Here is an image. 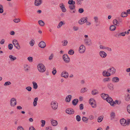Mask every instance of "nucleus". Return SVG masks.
<instances>
[{
	"label": "nucleus",
	"mask_w": 130,
	"mask_h": 130,
	"mask_svg": "<svg viewBox=\"0 0 130 130\" xmlns=\"http://www.w3.org/2000/svg\"><path fill=\"white\" fill-rule=\"evenodd\" d=\"M51 106L52 108L54 110L57 109L58 106V104L55 101H53L51 103Z\"/></svg>",
	"instance_id": "3"
},
{
	"label": "nucleus",
	"mask_w": 130,
	"mask_h": 130,
	"mask_svg": "<svg viewBox=\"0 0 130 130\" xmlns=\"http://www.w3.org/2000/svg\"><path fill=\"white\" fill-rule=\"evenodd\" d=\"M84 42L86 45L89 46L91 45L92 44L91 40L89 38L87 39H85Z\"/></svg>",
	"instance_id": "6"
},
{
	"label": "nucleus",
	"mask_w": 130,
	"mask_h": 130,
	"mask_svg": "<svg viewBox=\"0 0 130 130\" xmlns=\"http://www.w3.org/2000/svg\"><path fill=\"white\" fill-rule=\"evenodd\" d=\"M102 74L103 76L105 77H108L111 75L110 73L108 70L107 71L106 70L103 71L102 72Z\"/></svg>",
	"instance_id": "10"
},
{
	"label": "nucleus",
	"mask_w": 130,
	"mask_h": 130,
	"mask_svg": "<svg viewBox=\"0 0 130 130\" xmlns=\"http://www.w3.org/2000/svg\"><path fill=\"white\" fill-rule=\"evenodd\" d=\"M13 45L11 44H9L8 45V49L9 50H11L13 48Z\"/></svg>",
	"instance_id": "52"
},
{
	"label": "nucleus",
	"mask_w": 130,
	"mask_h": 130,
	"mask_svg": "<svg viewBox=\"0 0 130 130\" xmlns=\"http://www.w3.org/2000/svg\"><path fill=\"white\" fill-rule=\"evenodd\" d=\"M103 117L102 116H101L98 118V121L99 122H101L103 120Z\"/></svg>",
	"instance_id": "41"
},
{
	"label": "nucleus",
	"mask_w": 130,
	"mask_h": 130,
	"mask_svg": "<svg viewBox=\"0 0 130 130\" xmlns=\"http://www.w3.org/2000/svg\"><path fill=\"white\" fill-rule=\"evenodd\" d=\"M84 10L83 8H80L78 9V12L80 13H82L84 12Z\"/></svg>",
	"instance_id": "57"
},
{
	"label": "nucleus",
	"mask_w": 130,
	"mask_h": 130,
	"mask_svg": "<svg viewBox=\"0 0 130 130\" xmlns=\"http://www.w3.org/2000/svg\"><path fill=\"white\" fill-rule=\"evenodd\" d=\"M76 119L77 121H80L81 120L80 116L79 115H77L76 117Z\"/></svg>",
	"instance_id": "45"
},
{
	"label": "nucleus",
	"mask_w": 130,
	"mask_h": 130,
	"mask_svg": "<svg viewBox=\"0 0 130 130\" xmlns=\"http://www.w3.org/2000/svg\"><path fill=\"white\" fill-rule=\"evenodd\" d=\"M63 59L64 61L68 63L70 62L69 57H63Z\"/></svg>",
	"instance_id": "26"
},
{
	"label": "nucleus",
	"mask_w": 130,
	"mask_h": 130,
	"mask_svg": "<svg viewBox=\"0 0 130 130\" xmlns=\"http://www.w3.org/2000/svg\"><path fill=\"white\" fill-rule=\"evenodd\" d=\"M125 99L126 101H129L130 100V95L127 94L125 96Z\"/></svg>",
	"instance_id": "27"
},
{
	"label": "nucleus",
	"mask_w": 130,
	"mask_h": 130,
	"mask_svg": "<svg viewBox=\"0 0 130 130\" xmlns=\"http://www.w3.org/2000/svg\"><path fill=\"white\" fill-rule=\"evenodd\" d=\"M11 84V83L10 82L8 81L5 82L4 84V86H7Z\"/></svg>",
	"instance_id": "50"
},
{
	"label": "nucleus",
	"mask_w": 130,
	"mask_h": 130,
	"mask_svg": "<svg viewBox=\"0 0 130 130\" xmlns=\"http://www.w3.org/2000/svg\"><path fill=\"white\" fill-rule=\"evenodd\" d=\"M108 71L112 74H115L116 72V69L113 67H111L108 69Z\"/></svg>",
	"instance_id": "7"
},
{
	"label": "nucleus",
	"mask_w": 130,
	"mask_h": 130,
	"mask_svg": "<svg viewBox=\"0 0 130 130\" xmlns=\"http://www.w3.org/2000/svg\"><path fill=\"white\" fill-rule=\"evenodd\" d=\"M121 103V101H119L117 100H115L114 102L113 101L112 106H113L114 104H117L118 105H119Z\"/></svg>",
	"instance_id": "33"
},
{
	"label": "nucleus",
	"mask_w": 130,
	"mask_h": 130,
	"mask_svg": "<svg viewBox=\"0 0 130 130\" xmlns=\"http://www.w3.org/2000/svg\"><path fill=\"white\" fill-rule=\"evenodd\" d=\"M68 53L70 55H72L74 54V52L73 50H70L69 51Z\"/></svg>",
	"instance_id": "46"
},
{
	"label": "nucleus",
	"mask_w": 130,
	"mask_h": 130,
	"mask_svg": "<svg viewBox=\"0 0 130 130\" xmlns=\"http://www.w3.org/2000/svg\"><path fill=\"white\" fill-rule=\"evenodd\" d=\"M68 72L66 71H63L61 73V76L62 77H64V78H67L68 76Z\"/></svg>",
	"instance_id": "12"
},
{
	"label": "nucleus",
	"mask_w": 130,
	"mask_h": 130,
	"mask_svg": "<svg viewBox=\"0 0 130 130\" xmlns=\"http://www.w3.org/2000/svg\"><path fill=\"white\" fill-rule=\"evenodd\" d=\"M100 55L101 57H106L107 56L106 53L103 51H100Z\"/></svg>",
	"instance_id": "23"
},
{
	"label": "nucleus",
	"mask_w": 130,
	"mask_h": 130,
	"mask_svg": "<svg viewBox=\"0 0 130 130\" xmlns=\"http://www.w3.org/2000/svg\"><path fill=\"white\" fill-rule=\"evenodd\" d=\"M101 96L103 99L104 100H106L108 97V95L107 94H105L103 93H102L101 94Z\"/></svg>",
	"instance_id": "21"
},
{
	"label": "nucleus",
	"mask_w": 130,
	"mask_h": 130,
	"mask_svg": "<svg viewBox=\"0 0 130 130\" xmlns=\"http://www.w3.org/2000/svg\"><path fill=\"white\" fill-rule=\"evenodd\" d=\"M38 46L39 47L42 48H44L46 46L45 43L43 41H41L39 43Z\"/></svg>",
	"instance_id": "11"
},
{
	"label": "nucleus",
	"mask_w": 130,
	"mask_h": 130,
	"mask_svg": "<svg viewBox=\"0 0 130 130\" xmlns=\"http://www.w3.org/2000/svg\"><path fill=\"white\" fill-rule=\"evenodd\" d=\"M18 130H24L23 127L21 126H19L17 127Z\"/></svg>",
	"instance_id": "60"
},
{
	"label": "nucleus",
	"mask_w": 130,
	"mask_h": 130,
	"mask_svg": "<svg viewBox=\"0 0 130 130\" xmlns=\"http://www.w3.org/2000/svg\"><path fill=\"white\" fill-rule=\"evenodd\" d=\"M63 24H64V23H63L62 21H60L59 23V24L58 25L57 27L58 28H59L61 26L63 25Z\"/></svg>",
	"instance_id": "44"
},
{
	"label": "nucleus",
	"mask_w": 130,
	"mask_h": 130,
	"mask_svg": "<svg viewBox=\"0 0 130 130\" xmlns=\"http://www.w3.org/2000/svg\"><path fill=\"white\" fill-rule=\"evenodd\" d=\"M72 96L71 95H69L67 96L66 98L65 101L67 102H69L71 101Z\"/></svg>",
	"instance_id": "22"
},
{
	"label": "nucleus",
	"mask_w": 130,
	"mask_h": 130,
	"mask_svg": "<svg viewBox=\"0 0 130 130\" xmlns=\"http://www.w3.org/2000/svg\"><path fill=\"white\" fill-rule=\"evenodd\" d=\"M57 72L56 70V68L54 67L53 68V70L52 71V73L53 75H55L56 73Z\"/></svg>",
	"instance_id": "49"
},
{
	"label": "nucleus",
	"mask_w": 130,
	"mask_h": 130,
	"mask_svg": "<svg viewBox=\"0 0 130 130\" xmlns=\"http://www.w3.org/2000/svg\"><path fill=\"white\" fill-rule=\"evenodd\" d=\"M87 88H84L83 89H82L80 91V92L81 93H84L87 91Z\"/></svg>",
	"instance_id": "43"
},
{
	"label": "nucleus",
	"mask_w": 130,
	"mask_h": 130,
	"mask_svg": "<svg viewBox=\"0 0 130 130\" xmlns=\"http://www.w3.org/2000/svg\"><path fill=\"white\" fill-rule=\"evenodd\" d=\"M59 6L60 8L62 9L63 12H65L66 11V9L65 8V6L64 5L63 3H61L59 5Z\"/></svg>",
	"instance_id": "14"
},
{
	"label": "nucleus",
	"mask_w": 130,
	"mask_h": 130,
	"mask_svg": "<svg viewBox=\"0 0 130 130\" xmlns=\"http://www.w3.org/2000/svg\"><path fill=\"white\" fill-rule=\"evenodd\" d=\"M126 34V31L124 32H123L120 33H119V35L120 36H125V35Z\"/></svg>",
	"instance_id": "58"
},
{
	"label": "nucleus",
	"mask_w": 130,
	"mask_h": 130,
	"mask_svg": "<svg viewBox=\"0 0 130 130\" xmlns=\"http://www.w3.org/2000/svg\"><path fill=\"white\" fill-rule=\"evenodd\" d=\"M16 59V57H9L8 60L11 61H13Z\"/></svg>",
	"instance_id": "51"
},
{
	"label": "nucleus",
	"mask_w": 130,
	"mask_h": 130,
	"mask_svg": "<svg viewBox=\"0 0 130 130\" xmlns=\"http://www.w3.org/2000/svg\"><path fill=\"white\" fill-rule=\"evenodd\" d=\"M110 80V78L109 77H107L103 79V81L104 83L108 82Z\"/></svg>",
	"instance_id": "35"
},
{
	"label": "nucleus",
	"mask_w": 130,
	"mask_h": 130,
	"mask_svg": "<svg viewBox=\"0 0 130 130\" xmlns=\"http://www.w3.org/2000/svg\"><path fill=\"white\" fill-rule=\"evenodd\" d=\"M38 97L35 98L34 99V101L33 103V105L34 106H36L37 104V102L38 100Z\"/></svg>",
	"instance_id": "25"
},
{
	"label": "nucleus",
	"mask_w": 130,
	"mask_h": 130,
	"mask_svg": "<svg viewBox=\"0 0 130 130\" xmlns=\"http://www.w3.org/2000/svg\"><path fill=\"white\" fill-rule=\"evenodd\" d=\"M10 103L11 106L14 107L17 104L16 99L14 98H12L11 99L10 101Z\"/></svg>",
	"instance_id": "5"
},
{
	"label": "nucleus",
	"mask_w": 130,
	"mask_h": 130,
	"mask_svg": "<svg viewBox=\"0 0 130 130\" xmlns=\"http://www.w3.org/2000/svg\"><path fill=\"white\" fill-rule=\"evenodd\" d=\"M130 124V119H128L127 120L125 123V125H128Z\"/></svg>",
	"instance_id": "53"
},
{
	"label": "nucleus",
	"mask_w": 130,
	"mask_h": 130,
	"mask_svg": "<svg viewBox=\"0 0 130 130\" xmlns=\"http://www.w3.org/2000/svg\"><path fill=\"white\" fill-rule=\"evenodd\" d=\"M116 27L115 25H112L109 27V29L111 31H113L115 30Z\"/></svg>",
	"instance_id": "31"
},
{
	"label": "nucleus",
	"mask_w": 130,
	"mask_h": 130,
	"mask_svg": "<svg viewBox=\"0 0 130 130\" xmlns=\"http://www.w3.org/2000/svg\"><path fill=\"white\" fill-rule=\"evenodd\" d=\"M85 46L83 45H82L79 47V51L80 53H82L85 52Z\"/></svg>",
	"instance_id": "9"
},
{
	"label": "nucleus",
	"mask_w": 130,
	"mask_h": 130,
	"mask_svg": "<svg viewBox=\"0 0 130 130\" xmlns=\"http://www.w3.org/2000/svg\"><path fill=\"white\" fill-rule=\"evenodd\" d=\"M66 112L69 114H73L74 113V111L73 109L69 108L66 110Z\"/></svg>",
	"instance_id": "8"
},
{
	"label": "nucleus",
	"mask_w": 130,
	"mask_h": 130,
	"mask_svg": "<svg viewBox=\"0 0 130 130\" xmlns=\"http://www.w3.org/2000/svg\"><path fill=\"white\" fill-rule=\"evenodd\" d=\"M83 21H84V23L87 22V21L88 18L87 17H83Z\"/></svg>",
	"instance_id": "62"
},
{
	"label": "nucleus",
	"mask_w": 130,
	"mask_h": 130,
	"mask_svg": "<svg viewBox=\"0 0 130 130\" xmlns=\"http://www.w3.org/2000/svg\"><path fill=\"white\" fill-rule=\"evenodd\" d=\"M51 123L52 125L53 126H56L58 124L57 121L53 119H52L51 120Z\"/></svg>",
	"instance_id": "17"
},
{
	"label": "nucleus",
	"mask_w": 130,
	"mask_h": 130,
	"mask_svg": "<svg viewBox=\"0 0 130 130\" xmlns=\"http://www.w3.org/2000/svg\"><path fill=\"white\" fill-rule=\"evenodd\" d=\"M42 3V0H35V5L36 6H39Z\"/></svg>",
	"instance_id": "13"
},
{
	"label": "nucleus",
	"mask_w": 130,
	"mask_h": 130,
	"mask_svg": "<svg viewBox=\"0 0 130 130\" xmlns=\"http://www.w3.org/2000/svg\"><path fill=\"white\" fill-rule=\"evenodd\" d=\"M37 67L38 70L40 72L43 73L46 70L45 66L42 63L38 64L37 66Z\"/></svg>",
	"instance_id": "1"
},
{
	"label": "nucleus",
	"mask_w": 130,
	"mask_h": 130,
	"mask_svg": "<svg viewBox=\"0 0 130 130\" xmlns=\"http://www.w3.org/2000/svg\"><path fill=\"white\" fill-rule=\"evenodd\" d=\"M3 11L4 10L3 6L1 5H0V13H3Z\"/></svg>",
	"instance_id": "47"
},
{
	"label": "nucleus",
	"mask_w": 130,
	"mask_h": 130,
	"mask_svg": "<svg viewBox=\"0 0 130 130\" xmlns=\"http://www.w3.org/2000/svg\"><path fill=\"white\" fill-rule=\"evenodd\" d=\"M26 89L28 91H31L32 88L31 87L28 86L26 88Z\"/></svg>",
	"instance_id": "55"
},
{
	"label": "nucleus",
	"mask_w": 130,
	"mask_h": 130,
	"mask_svg": "<svg viewBox=\"0 0 130 130\" xmlns=\"http://www.w3.org/2000/svg\"><path fill=\"white\" fill-rule=\"evenodd\" d=\"M115 113L113 112H111L110 114L111 120H113L115 118Z\"/></svg>",
	"instance_id": "29"
},
{
	"label": "nucleus",
	"mask_w": 130,
	"mask_h": 130,
	"mask_svg": "<svg viewBox=\"0 0 130 130\" xmlns=\"http://www.w3.org/2000/svg\"><path fill=\"white\" fill-rule=\"evenodd\" d=\"M127 108L128 112L130 114V105L127 106Z\"/></svg>",
	"instance_id": "61"
},
{
	"label": "nucleus",
	"mask_w": 130,
	"mask_h": 130,
	"mask_svg": "<svg viewBox=\"0 0 130 130\" xmlns=\"http://www.w3.org/2000/svg\"><path fill=\"white\" fill-rule=\"evenodd\" d=\"M41 122L42 123L41 125V126L42 127H43L45 125V120H41Z\"/></svg>",
	"instance_id": "56"
},
{
	"label": "nucleus",
	"mask_w": 130,
	"mask_h": 130,
	"mask_svg": "<svg viewBox=\"0 0 130 130\" xmlns=\"http://www.w3.org/2000/svg\"><path fill=\"white\" fill-rule=\"evenodd\" d=\"M38 23L41 26H43L44 25V22L42 20H40L39 21Z\"/></svg>",
	"instance_id": "37"
},
{
	"label": "nucleus",
	"mask_w": 130,
	"mask_h": 130,
	"mask_svg": "<svg viewBox=\"0 0 130 130\" xmlns=\"http://www.w3.org/2000/svg\"><path fill=\"white\" fill-rule=\"evenodd\" d=\"M35 43V41L34 40H31L29 42V44L31 46H33Z\"/></svg>",
	"instance_id": "36"
},
{
	"label": "nucleus",
	"mask_w": 130,
	"mask_h": 130,
	"mask_svg": "<svg viewBox=\"0 0 130 130\" xmlns=\"http://www.w3.org/2000/svg\"><path fill=\"white\" fill-rule=\"evenodd\" d=\"M92 94L93 95H95L98 93V91L96 90H94L91 92Z\"/></svg>",
	"instance_id": "38"
},
{
	"label": "nucleus",
	"mask_w": 130,
	"mask_h": 130,
	"mask_svg": "<svg viewBox=\"0 0 130 130\" xmlns=\"http://www.w3.org/2000/svg\"><path fill=\"white\" fill-rule=\"evenodd\" d=\"M82 119L83 122H85L86 123H87L88 119L85 117H83L82 118Z\"/></svg>",
	"instance_id": "39"
},
{
	"label": "nucleus",
	"mask_w": 130,
	"mask_h": 130,
	"mask_svg": "<svg viewBox=\"0 0 130 130\" xmlns=\"http://www.w3.org/2000/svg\"><path fill=\"white\" fill-rule=\"evenodd\" d=\"M12 43L14 46L18 49L19 50L20 47L17 40L16 39H14L12 41Z\"/></svg>",
	"instance_id": "4"
},
{
	"label": "nucleus",
	"mask_w": 130,
	"mask_h": 130,
	"mask_svg": "<svg viewBox=\"0 0 130 130\" xmlns=\"http://www.w3.org/2000/svg\"><path fill=\"white\" fill-rule=\"evenodd\" d=\"M106 100L108 103L110 104L111 106L112 105L113 101L111 97H109L108 96V97L107 99H106Z\"/></svg>",
	"instance_id": "15"
},
{
	"label": "nucleus",
	"mask_w": 130,
	"mask_h": 130,
	"mask_svg": "<svg viewBox=\"0 0 130 130\" xmlns=\"http://www.w3.org/2000/svg\"><path fill=\"white\" fill-rule=\"evenodd\" d=\"M117 21H118L116 19H114L113 20V24L114 25H115L116 24H117Z\"/></svg>",
	"instance_id": "63"
},
{
	"label": "nucleus",
	"mask_w": 130,
	"mask_h": 130,
	"mask_svg": "<svg viewBox=\"0 0 130 130\" xmlns=\"http://www.w3.org/2000/svg\"><path fill=\"white\" fill-rule=\"evenodd\" d=\"M69 7L71 10H72L74 9L75 7V5H70L69 6Z\"/></svg>",
	"instance_id": "42"
},
{
	"label": "nucleus",
	"mask_w": 130,
	"mask_h": 130,
	"mask_svg": "<svg viewBox=\"0 0 130 130\" xmlns=\"http://www.w3.org/2000/svg\"><path fill=\"white\" fill-rule=\"evenodd\" d=\"M89 103L93 108H95L96 107V102L93 99L91 98L90 99L89 101Z\"/></svg>",
	"instance_id": "2"
},
{
	"label": "nucleus",
	"mask_w": 130,
	"mask_h": 130,
	"mask_svg": "<svg viewBox=\"0 0 130 130\" xmlns=\"http://www.w3.org/2000/svg\"><path fill=\"white\" fill-rule=\"evenodd\" d=\"M78 23L79 24L81 25L84 23L83 18H81V19L79 20Z\"/></svg>",
	"instance_id": "40"
},
{
	"label": "nucleus",
	"mask_w": 130,
	"mask_h": 130,
	"mask_svg": "<svg viewBox=\"0 0 130 130\" xmlns=\"http://www.w3.org/2000/svg\"><path fill=\"white\" fill-rule=\"evenodd\" d=\"M107 86L109 89L111 90H112L114 89V85L111 83H108L107 84Z\"/></svg>",
	"instance_id": "18"
},
{
	"label": "nucleus",
	"mask_w": 130,
	"mask_h": 130,
	"mask_svg": "<svg viewBox=\"0 0 130 130\" xmlns=\"http://www.w3.org/2000/svg\"><path fill=\"white\" fill-rule=\"evenodd\" d=\"M127 15V13L125 12H122L121 14V16L123 17H126Z\"/></svg>",
	"instance_id": "28"
},
{
	"label": "nucleus",
	"mask_w": 130,
	"mask_h": 130,
	"mask_svg": "<svg viewBox=\"0 0 130 130\" xmlns=\"http://www.w3.org/2000/svg\"><path fill=\"white\" fill-rule=\"evenodd\" d=\"M61 43H62V46H66L67 45V44L68 43V42L67 40H64L62 41H61Z\"/></svg>",
	"instance_id": "30"
},
{
	"label": "nucleus",
	"mask_w": 130,
	"mask_h": 130,
	"mask_svg": "<svg viewBox=\"0 0 130 130\" xmlns=\"http://www.w3.org/2000/svg\"><path fill=\"white\" fill-rule=\"evenodd\" d=\"M29 130H36L33 126H31L29 128Z\"/></svg>",
	"instance_id": "64"
},
{
	"label": "nucleus",
	"mask_w": 130,
	"mask_h": 130,
	"mask_svg": "<svg viewBox=\"0 0 130 130\" xmlns=\"http://www.w3.org/2000/svg\"><path fill=\"white\" fill-rule=\"evenodd\" d=\"M78 100L77 99H74L72 101V103L74 105H76L78 103Z\"/></svg>",
	"instance_id": "24"
},
{
	"label": "nucleus",
	"mask_w": 130,
	"mask_h": 130,
	"mask_svg": "<svg viewBox=\"0 0 130 130\" xmlns=\"http://www.w3.org/2000/svg\"><path fill=\"white\" fill-rule=\"evenodd\" d=\"M33 85V88L35 89H36L38 88V85L37 83L35 82H32Z\"/></svg>",
	"instance_id": "34"
},
{
	"label": "nucleus",
	"mask_w": 130,
	"mask_h": 130,
	"mask_svg": "<svg viewBox=\"0 0 130 130\" xmlns=\"http://www.w3.org/2000/svg\"><path fill=\"white\" fill-rule=\"evenodd\" d=\"M68 3L70 5H74L75 2V1H73V0H69L68 2Z\"/></svg>",
	"instance_id": "32"
},
{
	"label": "nucleus",
	"mask_w": 130,
	"mask_h": 130,
	"mask_svg": "<svg viewBox=\"0 0 130 130\" xmlns=\"http://www.w3.org/2000/svg\"><path fill=\"white\" fill-rule=\"evenodd\" d=\"M119 78L117 77H113L112 79V81L113 83H118L119 82Z\"/></svg>",
	"instance_id": "20"
},
{
	"label": "nucleus",
	"mask_w": 130,
	"mask_h": 130,
	"mask_svg": "<svg viewBox=\"0 0 130 130\" xmlns=\"http://www.w3.org/2000/svg\"><path fill=\"white\" fill-rule=\"evenodd\" d=\"M23 67L24 71L26 72H28L29 70L30 67L27 64H25L24 65Z\"/></svg>",
	"instance_id": "16"
},
{
	"label": "nucleus",
	"mask_w": 130,
	"mask_h": 130,
	"mask_svg": "<svg viewBox=\"0 0 130 130\" xmlns=\"http://www.w3.org/2000/svg\"><path fill=\"white\" fill-rule=\"evenodd\" d=\"M93 19L94 20V21L95 23H98V18L96 16L94 17Z\"/></svg>",
	"instance_id": "48"
},
{
	"label": "nucleus",
	"mask_w": 130,
	"mask_h": 130,
	"mask_svg": "<svg viewBox=\"0 0 130 130\" xmlns=\"http://www.w3.org/2000/svg\"><path fill=\"white\" fill-rule=\"evenodd\" d=\"M13 21L15 23H18L20 22V20L19 19H15L13 20Z\"/></svg>",
	"instance_id": "59"
},
{
	"label": "nucleus",
	"mask_w": 130,
	"mask_h": 130,
	"mask_svg": "<svg viewBox=\"0 0 130 130\" xmlns=\"http://www.w3.org/2000/svg\"><path fill=\"white\" fill-rule=\"evenodd\" d=\"M126 120L124 118L120 120V122L121 124L124 126H126L125 123Z\"/></svg>",
	"instance_id": "19"
},
{
	"label": "nucleus",
	"mask_w": 130,
	"mask_h": 130,
	"mask_svg": "<svg viewBox=\"0 0 130 130\" xmlns=\"http://www.w3.org/2000/svg\"><path fill=\"white\" fill-rule=\"evenodd\" d=\"M79 109L80 110H82L83 109L84 105L83 104H80L79 106Z\"/></svg>",
	"instance_id": "54"
}]
</instances>
